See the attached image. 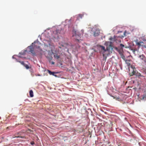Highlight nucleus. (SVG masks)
Masks as SVG:
<instances>
[{
  "label": "nucleus",
  "mask_w": 146,
  "mask_h": 146,
  "mask_svg": "<svg viewBox=\"0 0 146 146\" xmlns=\"http://www.w3.org/2000/svg\"><path fill=\"white\" fill-rule=\"evenodd\" d=\"M139 58L145 62H146V58L144 55L142 54L140 55Z\"/></svg>",
  "instance_id": "20e7f679"
},
{
  "label": "nucleus",
  "mask_w": 146,
  "mask_h": 146,
  "mask_svg": "<svg viewBox=\"0 0 146 146\" xmlns=\"http://www.w3.org/2000/svg\"><path fill=\"white\" fill-rule=\"evenodd\" d=\"M35 75L36 76H41V75H40V74H37V75H36V74Z\"/></svg>",
  "instance_id": "5701e85b"
},
{
  "label": "nucleus",
  "mask_w": 146,
  "mask_h": 146,
  "mask_svg": "<svg viewBox=\"0 0 146 146\" xmlns=\"http://www.w3.org/2000/svg\"><path fill=\"white\" fill-rule=\"evenodd\" d=\"M19 62H20L21 64L23 65V66H24L25 64L24 62L23 61H19Z\"/></svg>",
  "instance_id": "a211bd4d"
},
{
  "label": "nucleus",
  "mask_w": 146,
  "mask_h": 146,
  "mask_svg": "<svg viewBox=\"0 0 146 146\" xmlns=\"http://www.w3.org/2000/svg\"><path fill=\"white\" fill-rule=\"evenodd\" d=\"M24 66H25L26 67V68L27 69L29 68V66L28 65H27L25 64Z\"/></svg>",
  "instance_id": "dca6fc26"
},
{
  "label": "nucleus",
  "mask_w": 146,
  "mask_h": 146,
  "mask_svg": "<svg viewBox=\"0 0 146 146\" xmlns=\"http://www.w3.org/2000/svg\"><path fill=\"white\" fill-rule=\"evenodd\" d=\"M144 71H145V73L146 74V69H145L144 70Z\"/></svg>",
  "instance_id": "393cba45"
},
{
  "label": "nucleus",
  "mask_w": 146,
  "mask_h": 146,
  "mask_svg": "<svg viewBox=\"0 0 146 146\" xmlns=\"http://www.w3.org/2000/svg\"><path fill=\"white\" fill-rule=\"evenodd\" d=\"M131 67L133 71L131 72L130 76L135 75L137 76L139 78L144 77V76L143 75H141L140 73H139L138 72H136L135 68L134 66H131Z\"/></svg>",
  "instance_id": "f03ea898"
},
{
  "label": "nucleus",
  "mask_w": 146,
  "mask_h": 146,
  "mask_svg": "<svg viewBox=\"0 0 146 146\" xmlns=\"http://www.w3.org/2000/svg\"><path fill=\"white\" fill-rule=\"evenodd\" d=\"M54 58L56 59H58L60 58V56L58 55V54L56 53H54Z\"/></svg>",
  "instance_id": "1a4fd4ad"
},
{
  "label": "nucleus",
  "mask_w": 146,
  "mask_h": 146,
  "mask_svg": "<svg viewBox=\"0 0 146 146\" xmlns=\"http://www.w3.org/2000/svg\"><path fill=\"white\" fill-rule=\"evenodd\" d=\"M77 36H77H76V37L77 38L76 39V40L77 41H78V42H80L82 40V39L81 38V37H80V38H78L79 36Z\"/></svg>",
  "instance_id": "9b49d317"
},
{
  "label": "nucleus",
  "mask_w": 146,
  "mask_h": 146,
  "mask_svg": "<svg viewBox=\"0 0 146 146\" xmlns=\"http://www.w3.org/2000/svg\"><path fill=\"white\" fill-rule=\"evenodd\" d=\"M29 94L31 97H33L34 96L33 92L32 90H31L29 91Z\"/></svg>",
  "instance_id": "9d476101"
},
{
  "label": "nucleus",
  "mask_w": 146,
  "mask_h": 146,
  "mask_svg": "<svg viewBox=\"0 0 146 146\" xmlns=\"http://www.w3.org/2000/svg\"><path fill=\"white\" fill-rule=\"evenodd\" d=\"M140 43L141 44V46L145 47V46L143 42L140 41Z\"/></svg>",
  "instance_id": "2eb2a0df"
},
{
  "label": "nucleus",
  "mask_w": 146,
  "mask_h": 146,
  "mask_svg": "<svg viewBox=\"0 0 146 146\" xmlns=\"http://www.w3.org/2000/svg\"><path fill=\"white\" fill-rule=\"evenodd\" d=\"M49 73L50 75H54V72H52L49 70H48Z\"/></svg>",
  "instance_id": "4468645a"
},
{
  "label": "nucleus",
  "mask_w": 146,
  "mask_h": 146,
  "mask_svg": "<svg viewBox=\"0 0 146 146\" xmlns=\"http://www.w3.org/2000/svg\"><path fill=\"white\" fill-rule=\"evenodd\" d=\"M140 99L141 100H146V93H145L143 95H142L140 97Z\"/></svg>",
  "instance_id": "423d86ee"
},
{
  "label": "nucleus",
  "mask_w": 146,
  "mask_h": 146,
  "mask_svg": "<svg viewBox=\"0 0 146 146\" xmlns=\"http://www.w3.org/2000/svg\"><path fill=\"white\" fill-rule=\"evenodd\" d=\"M30 143L31 145H33L35 144V143L34 141H33L31 142Z\"/></svg>",
  "instance_id": "aec40b11"
},
{
  "label": "nucleus",
  "mask_w": 146,
  "mask_h": 146,
  "mask_svg": "<svg viewBox=\"0 0 146 146\" xmlns=\"http://www.w3.org/2000/svg\"><path fill=\"white\" fill-rule=\"evenodd\" d=\"M51 64H54V62H51Z\"/></svg>",
  "instance_id": "b1692460"
},
{
  "label": "nucleus",
  "mask_w": 146,
  "mask_h": 146,
  "mask_svg": "<svg viewBox=\"0 0 146 146\" xmlns=\"http://www.w3.org/2000/svg\"><path fill=\"white\" fill-rule=\"evenodd\" d=\"M122 58L125 61L126 60L125 59V56H122Z\"/></svg>",
  "instance_id": "412c9836"
},
{
  "label": "nucleus",
  "mask_w": 146,
  "mask_h": 146,
  "mask_svg": "<svg viewBox=\"0 0 146 146\" xmlns=\"http://www.w3.org/2000/svg\"><path fill=\"white\" fill-rule=\"evenodd\" d=\"M74 36V35H73V36Z\"/></svg>",
  "instance_id": "cd10ccee"
},
{
  "label": "nucleus",
  "mask_w": 146,
  "mask_h": 146,
  "mask_svg": "<svg viewBox=\"0 0 146 146\" xmlns=\"http://www.w3.org/2000/svg\"><path fill=\"white\" fill-rule=\"evenodd\" d=\"M100 47L101 48L102 50H104V51H106V50L105 49V47L103 46H101Z\"/></svg>",
  "instance_id": "f3484780"
},
{
  "label": "nucleus",
  "mask_w": 146,
  "mask_h": 146,
  "mask_svg": "<svg viewBox=\"0 0 146 146\" xmlns=\"http://www.w3.org/2000/svg\"><path fill=\"white\" fill-rule=\"evenodd\" d=\"M60 31L59 29H57L55 31L56 33L57 34H58V33H60Z\"/></svg>",
  "instance_id": "ddd939ff"
},
{
  "label": "nucleus",
  "mask_w": 146,
  "mask_h": 146,
  "mask_svg": "<svg viewBox=\"0 0 146 146\" xmlns=\"http://www.w3.org/2000/svg\"><path fill=\"white\" fill-rule=\"evenodd\" d=\"M74 32H75V33H76V31H74H74H73V32H74Z\"/></svg>",
  "instance_id": "a878e982"
},
{
  "label": "nucleus",
  "mask_w": 146,
  "mask_h": 146,
  "mask_svg": "<svg viewBox=\"0 0 146 146\" xmlns=\"http://www.w3.org/2000/svg\"><path fill=\"white\" fill-rule=\"evenodd\" d=\"M136 42V45L138 46V48H135V47H133L131 48V50L132 51V52L134 54H135V51H138V50L139 48L141 46V44L140 43V41L138 42L137 40L135 41Z\"/></svg>",
  "instance_id": "7ed1b4c3"
},
{
  "label": "nucleus",
  "mask_w": 146,
  "mask_h": 146,
  "mask_svg": "<svg viewBox=\"0 0 146 146\" xmlns=\"http://www.w3.org/2000/svg\"><path fill=\"white\" fill-rule=\"evenodd\" d=\"M120 47L122 48L124 46V45L122 44H120Z\"/></svg>",
  "instance_id": "6ab92c4d"
},
{
  "label": "nucleus",
  "mask_w": 146,
  "mask_h": 146,
  "mask_svg": "<svg viewBox=\"0 0 146 146\" xmlns=\"http://www.w3.org/2000/svg\"><path fill=\"white\" fill-rule=\"evenodd\" d=\"M112 49V46L110 44L109 45H107L106 48V51H110V49Z\"/></svg>",
  "instance_id": "6e6552de"
},
{
  "label": "nucleus",
  "mask_w": 146,
  "mask_h": 146,
  "mask_svg": "<svg viewBox=\"0 0 146 146\" xmlns=\"http://www.w3.org/2000/svg\"><path fill=\"white\" fill-rule=\"evenodd\" d=\"M76 36V33H75V36Z\"/></svg>",
  "instance_id": "bb28decb"
},
{
  "label": "nucleus",
  "mask_w": 146,
  "mask_h": 146,
  "mask_svg": "<svg viewBox=\"0 0 146 146\" xmlns=\"http://www.w3.org/2000/svg\"><path fill=\"white\" fill-rule=\"evenodd\" d=\"M126 64L128 66H131V60H125Z\"/></svg>",
  "instance_id": "0eeeda50"
},
{
  "label": "nucleus",
  "mask_w": 146,
  "mask_h": 146,
  "mask_svg": "<svg viewBox=\"0 0 146 146\" xmlns=\"http://www.w3.org/2000/svg\"><path fill=\"white\" fill-rule=\"evenodd\" d=\"M38 44V42H34L33 43H32L33 45L29 46L28 47V48L29 49V51L34 55L35 54V53L34 51V48H37L40 52H41L42 51V50L40 48L39 46L38 47L37 46V44ZM40 53L41 54V52H40Z\"/></svg>",
  "instance_id": "f257e3e1"
},
{
  "label": "nucleus",
  "mask_w": 146,
  "mask_h": 146,
  "mask_svg": "<svg viewBox=\"0 0 146 146\" xmlns=\"http://www.w3.org/2000/svg\"><path fill=\"white\" fill-rule=\"evenodd\" d=\"M17 137H20V138H24V137L23 136H18Z\"/></svg>",
  "instance_id": "4be33fe9"
},
{
  "label": "nucleus",
  "mask_w": 146,
  "mask_h": 146,
  "mask_svg": "<svg viewBox=\"0 0 146 146\" xmlns=\"http://www.w3.org/2000/svg\"><path fill=\"white\" fill-rule=\"evenodd\" d=\"M100 33V32L99 30L97 29L94 32V35L95 36H98Z\"/></svg>",
  "instance_id": "39448f33"
},
{
  "label": "nucleus",
  "mask_w": 146,
  "mask_h": 146,
  "mask_svg": "<svg viewBox=\"0 0 146 146\" xmlns=\"http://www.w3.org/2000/svg\"><path fill=\"white\" fill-rule=\"evenodd\" d=\"M26 50H25L23 51H22L19 53V54H21L22 55H24L25 54V52Z\"/></svg>",
  "instance_id": "f8f14e48"
}]
</instances>
